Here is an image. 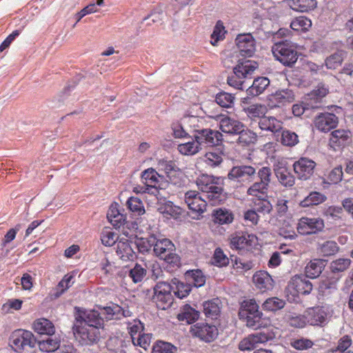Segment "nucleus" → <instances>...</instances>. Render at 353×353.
Here are the masks:
<instances>
[{"mask_svg": "<svg viewBox=\"0 0 353 353\" xmlns=\"http://www.w3.org/2000/svg\"><path fill=\"white\" fill-rule=\"evenodd\" d=\"M223 63L226 68H231L233 63H237L233 68V75L228 78V83L239 90H243L245 79H250L251 75L258 68V63L256 61L240 59L237 52L228 55Z\"/></svg>", "mask_w": 353, "mask_h": 353, "instance_id": "1", "label": "nucleus"}, {"mask_svg": "<svg viewBox=\"0 0 353 353\" xmlns=\"http://www.w3.org/2000/svg\"><path fill=\"white\" fill-rule=\"evenodd\" d=\"M74 322L87 326L97 327L103 330L104 320H110L119 318V314H123V310L119 305L106 307L100 311L97 310H85L76 307Z\"/></svg>", "mask_w": 353, "mask_h": 353, "instance_id": "2", "label": "nucleus"}, {"mask_svg": "<svg viewBox=\"0 0 353 353\" xmlns=\"http://www.w3.org/2000/svg\"><path fill=\"white\" fill-rule=\"evenodd\" d=\"M198 188L212 205L219 204L225 199L221 179L212 175L202 174L196 179Z\"/></svg>", "mask_w": 353, "mask_h": 353, "instance_id": "3", "label": "nucleus"}, {"mask_svg": "<svg viewBox=\"0 0 353 353\" xmlns=\"http://www.w3.org/2000/svg\"><path fill=\"white\" fill-rule=\"evenodd\" d=\"M239 316L245 322L247 327L254 330L264 327L268 324L267 321L263 319V313L259 310V305L254 299H247L241 303Z\"/></svg>", "mask_w": 353, "mask_h": 353, "instance_id": "4", "label": "nucleus"}, {"mask_svg": "<svg viewBox=\"0 0 353 353\" xmlns=\"http://www.w3.org/2000/svg\"><path fill=\"white\" fill-rule=\"evenodd\" d=\"M226 179L235 188L244 187L254 181L255 168L245 164L233 166L229 170Z\"/></svg>", "mask_w": 353, "mask_h": 353, "instance_id": "5", "label": "nucleus"}, {"mask_svg": "<svg viewBox=\"0 0 353 353\" xmlns=\"http://www.w3.org/2000/svg\"><path fill=\"white\" fill-rule=\"evenodd\" d=\"M176 248L173 243L168 239H159L155 236L154 254L161 260H163L172 267H179L180 257L175 252Z\"/></svg>", "mask_w": 353, "mask_h": 353, "instance_id": "6", "label": "nucleus"}, {"mask_svg": "<svg viewBox=\"0 0 353 353\" xmlns=\"http://www.w3.org/2000/svg\"><path fill=\"white\" fill-rule=\"evenodd\" d=\"M272 51L276 59L284 65L292 67L298 59L296 46L288 40L274 43Z\"/></svg>", "mask_w": 353, "mask_h": 353, "instance_id": "7", "label": "nucleus"}, {"mask_svg": "<svg viewBox=\"0 0 353 353\" xmlns=\"http://www.w3.org/2000/svg\"><path fill=\"white\" fill-rule=\"evenodd\" d=\"M72 332L76 340L82 345L97 344L101 339V330L94 326H87L74 322Z\"/></svg>", "mask_w": 353, "mask_h": 353, "instance_id": "8", "label": "nucleus"}, {"mask_svg": "<svg viewBox=\"0 0 353 353\" xmlns=\"http://www.w3.org/2000/svg\"><path fill=\"white\" fill-rule=\"evenodd\" d=\"M174 290L173 285L167 282L159 281L154 288V295L152 300L156 303L158 308L166 310L173 303L172 291Z\"/></svg>", "mask_w": 353, "mask_h": 353, "instance_id": "9", "label": "nucleus"}, {"mask_svg": "<svg viewBox=\"0 0 353 353\" xmlns=\"http://www.w3.org/2000/svg\"><path fill=\"white\" fill-rule=\"evenodd\" d=\"M194 139L197 141L201 149L205 146L219 145L223 140L221 132L210 128H196V133L193 134Z\"/></svg>", "mask_w": 353, "mask_h": 353, "instance_id": "10", "label": "nucleus"}, {"mask_svg": "<svg viewBox=\"0 0 353 353\" xmlns=\"http://www.w3.org/2000/svg\"><path fill=\"white\" fill-rule=\"evenodd\" d=\"M10 343L14 347L15 350H23L26 347H34L37 340L30 331L17 330L11 334Z\"/></svg>", "mask_w": 353, "mask_h": 353, "instance_id": "11", "label": "nucleus"}, {"mask_svg": "<svg viewBox=\"0 0 353 353\" xmlns=\"http://www.w3.org/2000/svg\"><path fill=\"white\" fill-rule=\"evenodd\" d=\"M273 171L279 182L285 188H291L295 183V178L284 161L276 160L273 164Z\"/></svg>", "mask_w": 353, "mask_h": 353, "instance_id": "12", "label": "nucleus"}, {"mask_svg": "<svg viewBox=\"0 0 353 353\" xmlns=\"http://www.w3.org/2000/svg\"><path fill=\"white\" fill-rule=\"evenodd\" d=\"M324 228V221L320 218L302 217L299 219L296 230L301 234H316Z\"/></svg>", "mask_w": 353, "mask_h": 353, "instance_id": "13", "label": "nucleus"}, {"mask_svg": "<svg viewBox=\"0 0 353 353\" xmlns=\"http://www.w3.org/2000/svg\"><path fill=\"white\" fill-rule=\"evenodd\" d=\"M295 100L294 92L288 88L281 89L271 94L268 99V106L270 109L279 108Z\"/></svg>", "mask_w": 353, "mask_h": 353, "instance_id": "14", "label": "nucleus"}, {"mask_svg": "<svg viewBox=\"0 0 353 353\" xmlns=\"http://www.w3.org/2000/svg\"><path fill=\"white\" fill-rule=\"evenodd\" d=\"M316 165V163L314 161L306 157H301L294 163L293 168L297 177L301 180L305 181L313 175Z\"/></svg>", "mask_w": 353, "mask_h": 353, "instance_id": "15", "label": "nucleus"}, {"mask_svg": "<svg viewBox=\"0 0 353 353\" xmlns=\"http://www.w3.org/2000/svg\"><path fill=\"white\" fill-rule=\"evenodd\" d=\"M191 332L205 342H211L218 336V329L214 325L198 323L191 327Z\"/></svg>", "mask_w": 353, "mask_h": 353, "instance_id": "16", "label": "nucleus"}, {"mask_svg": "<svg viewBox=\"0 0 353 353\" xmlns=\"http://www.w3.org/2000/svg\"><path fill=\"white\" fill-rule=\"evenodd\" d=\"M235 41L239 49L238 53L242 57H250L254 54L256 50V45L255 40L251 34H239Z\"/></svg>", "mask_w": 353, "mask_h": 353, "instance_id": "17", "label": "nucleus"}, {"mask_svg": "<svg viewBox=\"0 0 353 353\" xmlns=\"http://www.w3.org/2000/svg\"><path fill=\"white\" fill-rule=\"evenodd\" d=\"M185 202L190 210L198 213L205 211L208 203L204 196H200L198 192L194 190L188 191L185 194Z\"/></svg>", "mask_w": 353, "mask_h": 353, "instance_id": "18", "label": "nucleus"}, {"mask_svg": "<svg viewBox=\"0 0 353 353\" xmlns=\"http://www.w3.org/2000/svg\"><path fill=\"white\" fill-rule=\"evenodd\" d=\"M230 245L232 249L240 252L250 249L253 243L256 240L254 235L244 234L241 232H235L230 236Z\"/></svg>", "mask_w": 353, "mask_h": 353, "instance_id": "19", "label": "nucleus"}, {"mask_svg": "<svg viewBox=\"0 0 353 353\" xmlns=\"http://www.w3.org/2000/svg\"><path fill=\"white\" fill-rule=\"evenodd\" d=\"M339 120L338 117L332 113H320L315 117L314 126L321 132H327L336 127Z\"/></svg>", "mask_w": 353, "mask_h": 353, "instance_id": "20", "label": "nucleus"}, {"mask_svg": "<svg viewBox=\"0 0 353 353\" xmlns=\"http://www.w3.org/2000/svg\"><path fill=\"white\" fill-rule=\"evenodd\" d=\"M305 275H295L290 282L289 286L298 294H309L312 290L313 285Z\"/></svg>", "mask_w": 353, "mask_h": 353, "instance_id": "21", "label": "nucleus"}, {"mask_svg": "<svg viewBox=\"0 0 353 353\" xmlns=\"http://www.w3.org/2000/svg\"><path fill=\"white\" fill-rule=\"evenodd\" d=\"M141 178L148 186L144 192L152 190V193L154 194L157 192L156 185L163 179V176L160 175L154 169L148 168L142 172Z\"/></svg>", "mask_w": 353, "mask_h": 353, "instance_id": "22", "label": "nucleus"}, {"mask_svg": "<svg viewBox=\"0 0 353 353\" xmlns=\"http://www.w3.org/2000/svg\"><path fill=\"white\" fill-rule=\"evenodd\" d=\"M305 318L312 325H322L326 321L327 313L323 307L310 308L305 312Z\"/></svg>", "mask_w": 353, "mask_h": 353, "instance_id": "23", "label": "nucleus"}, {"mask_svg": "<svg viewBox=\"0 0 353 353\" xmlns=\"http://www.w3.org/2000/svg\"><path fill=\"white\" fill-rule=\"evenodd\" d=\"M243 125L242 122L229 117H223L219 121L220 130L232 135H236Z\"/></svg>", "mask_w": 353, "mask_h": 353, "instance_id": "24", "label": "nucleus"}, {"mask_svg": "<svg viewBox=\"0 0 353 353\" xmlns=\"http://www.w3.org/2000/svg\"><path fill=\"white\" fill-rule=\"evenodd\" d=\"M253 282L263 292L270 290L274 286L272 276L265 271L256 272L253 276Z\"/></svg>", "mask_w": 353, "mask_h": 353, "instance_id": "25", "label": "nucleus"}, {"mask_svg": "<svg viewBox=\"0 0 353 353\" xmlns=\"http://www.w3.org/2000/svg\"><path fill=\"white\" fill-rule=\"evenodd\" d=\"M132 241L128 240L123 241H119L117 245V254L119 258L124 261H133L136 259V252L132 247Z\"/></svg>", "mask_w": 353, "mask_h": 353, "instance_id": "26", "label": "nucleus"}, {"mask_svg": "<svg viewBox=\"0 0 353 353\" xmlns=\"http://www.w3.org/2000/svg\"><path fill=\"white\" fill-rule=\"evenodd\" d=\"M351 138V132L345 130H336L330 134V145L335 148L336 147L344 146Z\"/></svg>", "mask_w": 353, "mask_h": 353, "instance_id": "27", "label": "nucleus"}, {"mask_svg": "<svg viewBox=\"0 0 353 353\" xmlns=\"http://www.w3.org/2000/svg\"><path fill=\"white\" fill-rule=\"evenodd\" d=\"M259 126L262 130L275 133L282 129V122L274 117L265 115L259 119Z\"/></svg>", "mask_w": 353, "mask_h": 353, "instance_id": "28", "label": "nucleus"}, {"mask_svg": "<svg viewBox=\"0 0 353 353\" xmlns=\"http://www.w3.org/2000/svg\"><path fill=\"white\" fill-rule=\"evenodd\" d=\"M325 268V261L322 259H315L305 267V276L309 278L314 279L318 277Z\"/></svg>", "mask_w": 353, "mask_h": 353, "instance_id": "29", "label": "nucleus"}, {"mask_svg": "<svg viewBox=\"0 0 353 353\" xmlns=\"http://www.w3.org/2000/svg\"><path fill=\"white\" fill-rule=\"evenodd\" d=\"M236 136V143L241 146H248L251 143H254L256 141V134L252 131L250 130L243 125V128L239 130Z\"/></svg>", "mask_w": 353, "mask_h": 353, "instance_id": "30", "label": "nucleus"}, {"mask_svg": "<svg viewBox=\"0 0 353 353\" xmlns=\"http://www.w3.org/2000/svg\"><path fill=\"white\" fill-rule=\"evenodd\" d=\"M33 328L39 334L52 335L55 332L53 323L46 319H40L35 321Z\"/></svg>", "mask_w": 353, "mask_h": 353, "instance_id": "31", "label": "nucleus"}, {"mask_svg": "<svg viewBox=\"0 0 353 353\" xmlns=\"http://www.w3.org/2000/svg\"><path fill=\"white\" fill-rule=\"evenodd\" d=\"M199 317V312L192 308L189 305H185L179 314L177 319L181 321H185L188 324H192L198 320Z\"/></svg>", "mask_w": 353, "mask_h": 353, "instance_id": "32", "label": "nucleus"}, {"mask_svg": "<svg viewBox=\"0 0 353 353\" xmlns=\"http://www.w3.org/2000/svg\"><path fill=\"white\" fill-rule=\"evenodd\" d=\"M269 85L270 80L267 77H258L254 80L252 85L247 90L248 94L258 96L263 93Z\"/></svg>", "mask_w": 353, "mask_h": 353, "instance_id": "33", "label": "nucleus"}, {"mask_svg": "<svg viewBox=\"0 0 353 353\" xmlns=\"http://www.w3.org/2000/svg\"><path fill=\"white\" fill-rule=\"evenodd\" d=\"M213 220L220 225L230 224L234 220L233 213L225 208H218L212 212Z\"/></svg>", "mask_w": 353, "mask_h": 353, "instance_id": "34", "label": "nucleus"}, {"mask_svg": "<svg viewBox=\"0 0 353 353\" xmlns=\"http://www.w3.org/2000/svg\"><path fill=\"white\" fill-rule=\"evenodd\" d=\"M155 236V234H152L148 237L137 239L134 244L139 252L143 254L149 252L154 248Z\"/></svg>", "mask_w": 353, "mask_h": 353, "instance_id": "35", "label": "nucleus"}, {"mask_svg": "<svg viewBox=\"0 0 353 353\" xmlns=\"http://www.w3.org/2000/svg\"><path fill=\"white\" fill-rule=\"evenodd\" d=\"M327 197L325 194L318 192H312L303 201H301L300 205L303 208L311 205H317L325 201Z\"/></svg>", "mask_w": 353, "mask_h": 353, "instance_id": "36", "label": "nucleus"}, {"mask_svg": "<svg viewBox=\"0 0 353 353\" xmlns=\"http://www.w3.org/2000/svg\"><path fill=\"white\" fill-rule=\"evenodd\" d=\"M345 52L343 50H338L325 60V64L327 69L334 70L340 66L345 57Z\"/></svg>", "mask_w": 353, "mask_h": 353, "instance_id": "37", "label": "nucleus"}, {"mask_svg": "<svg viewBox=\"0 0 353 353\" xmlns=\"http://www.w3.org/2000/svg\"><path fill=\"white\" fill-rule=\"evenodd\" d=\"M254 209L257 213L262 214L263 215L269 214L273 210V206L270 201L267 199V196L265 197H259L254 201Z\"/></svg>", "mask_w": 353, "mask_h": 353, "instance_id": "38", "label": "nucleus"}, {"mask_svg": "<svg viewBox=\"0 0 353 353\" xmlns=\"http://www.w3.org/2000/svg\"><path fill=\"white\" fill-rule=\"evenodd\" d=\"M170 284L173 285L174 290H172V291H174L175 295L180 299L186 297L191 291V286L190 284L181 282L176 278L172 279Z\"/></svg>", "mask_w": 353, "mask_h": 353, "instance_id": "39", "label": "nucleus"}, {"mask_svg": "<svg viewBox=\"0 0 353 353\" xmlns=\"http://www.w3.org/2000/svg\"><path fill=\"white\" fill-rule=\"evenodd\" d=\"M177 149L183 155H193L202 150L194 138L191 141L178 145Z\"/></svg>", "mask_w": 353, "mask_h": 353, "instance_id": "40", "label": "nucleus"}, {"mask_svg": "<svg viewBox=\"0 0 353 353\" xmlns=\"http://www.w3.org/2000/svg\"><path fill=\"white\" fill-rule=\"evenodd\" d=\"M223 150H214L212 152H206L204 161L210 167L219 166L223 162Z\"/></svg>", "mask_w": 353, "mask_h": 353, "instance_id": "41", "label": "nucleus"}, {"mask_svg": "<svg viewBox=\"0 0 353 353\" xmlns=\"http://www.w3.org/2000/svg\"><path fill=\"white\" fill-rule=\"evenodd\" d=\"M203 312L207 317L216 318L220 312L219 301L212 299L203 303Z\"/></svg>", "mask_w": 353, "mask_h": 353, "instance_id": "42", "label": "nucleus"}, {"mask_svg": "<svg viewBox=\"0 0 353 353\" xmlns=\"http://www.w3.org/2000/svg\"><path fill=\"white\" fill-rule=\"evenodd\" d=\"M248 116L251 119L262 118L268 112L267 107L262 104H252L245 109Z\"/></svg>", "mask_w": 353, "mask_h": 353, "instance_id": "43", "label": "nucleus"}, {"mask_svg": "<svg viewBox=\"0 0 353 353\" xmlns=\"http://www.w3.org/2000/svg\"><path fill=\"white\" fill-rule=\"evenodd\" d=\"M39 350L42 352H52L59 349L60 341L57 339L47 338L46 340L37 341Z\"/></svg>", "mask_w": 353, "mask_h": 353, "instance_id": "44", "label": "nucleus"}, {"mask_svg": "<svg viewBox=\"0 0 353 353\" xmlns=\"http://www.w3.org/2000/svg\"><path fill=\"white\" fill-rule=\"evenodd\" d=\"M270 185L265 184L260 181L252 183L247 190L248 195L255 196L257 198L261 197V194L265 195L268 190Z\"/></svg>", "mask_w": 353, "mask_h": 353, "instance_id": "45", "label": "nucleus"}, {"mask_svg": "<svg viewBox=\"0 0 353 353\" xmlns=\"http://www.w3.org/2000/svg\"><path fill=\"white\" fill-rule=\"evenodd\" d=\"M316 5V1L315 0H294L292 8L296 11L305 12L314 8Z\"/></svg>", "mask_w": 353, "mask_h": 353, "instance_id": "46", "label": "nucleus"}, {"mask_svg": "<svg viewBox=\"0 0 353 353\" xmlns=\"http://www.w3.org/2000/svg\"><path fill=\"white\" fill-rule=\"evenodd\" d=\"M285 302L284 300L277 297H272L266 299L263 303V308L265 310L275 312L284 307Z\"/></svg>", "mask_w": 353, "mask_h": 353, "instance_id": "47", "label": "nucleus"}, {"mask_svg": "<svg viewBox=\"0 0 353 353\" xmlns=\"http://www.w3.org/2000/svg\"><path fill=\"white\" fill-rule=\"evenodd\" d=\"M312 26L310 19L305 17H299L294 19L290 24V27L292 30L299 31H306Z\"/></svg>", "mask_w": 353, "mask_h": 353, "instance_id": "48", "label": "nucleus"}, {"mask_svg": "<svg viewBox=\"0 0 353 353\" xmlns=\"http://www.w3.org/2000/svg\"><path fill=\"white\" fill-rule=\"evenodd\" d=\"M147 270L141 265L136 263L129 272V276L134 283L141 282L146 276Z\"/></svg>", "mask_w": 353, "mask_h": 353, "instance_id": "49", "label": "nucleus"}, {"mask_svg": "<svg viewBox=\"0 0 353 353\" xmlns=\"http://www.w3.org/2000/svg\"><path fill=\"white\" fill-rule=\"evenodd\" d=\"M126 204L129 210L137 215H142L145 213L143 203L137 197L131 196L128 199Z\"/></svg>", "mask_w": 353, "mask_h": 353, "instance_id": "50", "label": "nucleus"}, {"mask_svg": "<svg viewBox=\"0 0 353 353\" xmlns=\"http://www.w3.org/2000/svg\"><path fill=\"white\" fill-rule=\"evenodd\" d=\"M235 97L228 92H220L216 96V102L223 108H231L234 105Z\"/></svg>", "mask_w": 353, "mask_h": 353, "instance_id": "51", "label": "nucleus"}, {"mask_svg": "<svg viewBox=\"0 0 353 353\" xmlns=\"http://www.w3.org/2000/svg\"><path fill=\"white\" fill-rule=\"evenodd\" d=\"M351 260L349 259H339L330 263V270L333 273H339L346 270L350 265Z\"/></svg>", "mask_w": 353, "mask_h": 353, "instance_id": "52", "label": "nucleus"}, {"mask_svg": "<svg viewBox=\"0 0 353 353\" xmlns=\"http://www.w3.org/2000/svg\"><path fill=\"white\" fill-rule=\"evenodd\" d=\"M118 236L117 233L110 229L105 228L101 233V243L105 246H112L117 241Z\"/></svg>", "mask_w": 353, "mask_h": 353, "instance_id": "53", "label": "nucleus"}, {"mask_svg": "<svg viewBox=\"0 0 353 353\" xmlns=\"http://www.w3.org/2000/svg\"><path fill=\"white\" fill-rule=\"evenodd\" d=\"M299 143L298 135L290 130H283L281 134V143L284 145L292 147Z\"/></svg>", "mask_w": 353, "mask_h": 353, "instance_id": "54", "label": "nucleus"}, {"mask_svg": "<svg viewBox=\"0 0 353 353\" xmlns=\"http://www.w3.org/2000/svg\"><path fill=\"white\" fill-rule=\"evenodd\" d=\"M256 176L259 181L270 185L272 177V169L268 166H263L256 169L255 168V178Z\"/></svg>", "mask_w": 353, "mask_h": 353, "instance_id": "55", "label": "nucleus"}, {"mask_svg": "<svg viewBox=\"0 0 353 353\" xmlns=\"http://www.w3.org/2000/svg\"><path fill=\"white\" fill-rule=\"evenodd\" d=\"M212 263L218 267L226 266L229 263V259L223 253V250L218 248L214 251L213 257L212 259Z\"/></svg>", "mask_w": 353, "mask_h": 353, "instance_id": "56", "label": "nucleus"}, {"mask_svg": "<svg viewBox=\"0 0 353 353\" xmlns=\"http://www.w3.org/2000/svg\"><path fill=\"white\" fill-rule=\"evenodd\" d=\"M176 347L170 343L157 341L152 347V353H174Z\"/></svg>", "mask_w": 353, "mask_h": 353, "instance_id": "57", "label": "nucleus"}, {"mask_svg": "<svg viewBox=\"0 0 353 353\" xmlns=\"http://www.w3.org/2000/svg\"><path fill=\"white\" fill-rule=\"evenodd\" d=\"M225 28L223 26V23L221 21H218L214 28L213 32L211 35V44L212 46H216V43L223 39L224 34L225 33Z\"/></svg>", "mask_w": 353, "mask_h": 353, "instance_id": "58", "label": "nucleus"}, {"mask_svg": "<svg viewBox=\"0 0 353 353\" xmlns=\"http://www.w3.org/2000/svg\"><path fill=\"white\" fill-rule=\"evenodd\" d=\"M161 213L176 218L181 214L180 208L174 205L172 202L168 201L159 208Z\"/></svg>", "mask_w": 353, "mask_h": 353, "instance_id": "59", "label": "nucleus"}, {"mask_svg": "<svg viewBox=\"0 0 353 353\" xmlns=\"http://www.w3.org/2000/svg\"><path fill=\"white\" fill-rule=\"evenodd\" d=\"M320 251L324 256H331L339 251V247L335 241H327L320 245Z\"/></svg>", "mask_w": 353, "mask_h": 353, "instance_id": "60", "label": "nucleus"}, {"mask_svg": "<svg viewBox=\"0 0 353 353\" xmlns=\"http://www.w3.org/2000/svg\"><path fill=\"white\" fill-rule=\"evenodd\" d=\"M73 276L72 275L66 274L58 283L55 290L54 296L59 297L67 289L70 287V281Z\"/></svg>", "mask_w": 353, "mask_h": 353, "instance_id": "61", "label": "nucleus"}, {"mask_svg": "<svg viewBox=\"0 0 353 353\" xmlns=\"http://www.w3.org/2000/svg\"><path fill=\"white\" fill-rule=\"evenodd\" d=\"M150 336L148 334H139L138 337H132V343L134 345H139L146 350L150 343Z\"/></svg>", "mask_w": 353, "mask_h": 353, "instance_id": "62", "label": "nucleus"}, {"mask_svg": "<svg viewBox=\"0 0 353 353\" xmlns=\"http://www.w3.org/2000/svg\"><path fill=\"white\" fill-rule=\"evenodd\" d=\"M313 343L312 341L304 338L294 339L291 342V345L299 350L308 349L311 347Z\"/></svg>", "mask_w": 353, "mask_h": 353, "instance_id": "63", "label": "nucleus"}, {"mask_svg": "<svg viewBox=\"0 0 353 353\" xmlns=\"http://www.w3.org/2000/svg\"><path fill=\"white\" fill-rule=\"evenodd\" d=\"M319 105H310L309 103H307L305 105H303L302 104H294L292 108V111L293 114L295 117L301 116L305 111L308 110L310 108L311 109H318L319 108Z\"/></svg>", "mask_w": 353, "mask_h": 353, "instance_id": "64", "label": "nucleus"}]
</instances>
